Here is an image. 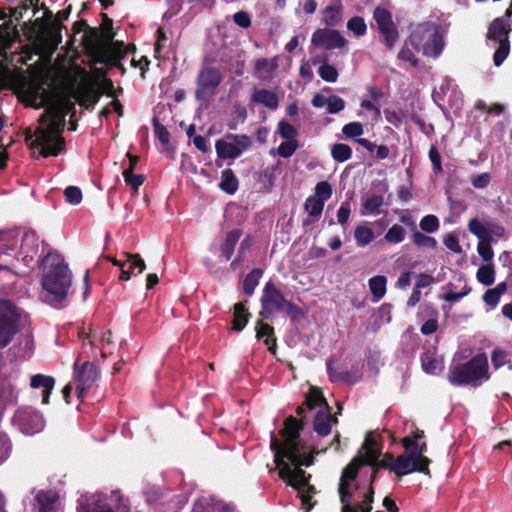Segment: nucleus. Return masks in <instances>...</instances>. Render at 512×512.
Here are the masks:
<instances>
[{"label":"nucleus","instance_id":"f257e3e1","mask_svg":"<svg viewBox=\"0 0 512 512\" xmlns=\"http://www.w3.org/2000/svg\"><path fill=\"white\" fill-rule=\"evenodd\" d=\"M305 427V421L298 420L294 416H288L284 421V428L280 431L284 438L283 444L272 437L271 449L275 451V463L278 467V460H288L295 467H309L314 463V455L327 451V447L318 450L313 447L310 455L305 454V445L300 439V433Z\"/></svg>","mask_w":512,"mask_h":512},{"label":"nucleus","instance_id":"f03ea898","mask_svg":"<svg viewBox=\"0 0 512 512\" xmlns=\"http://www.w3.org/2000/svg\"><path fill=\"white\" fill-rule=\"evenodd\" d=\"M39 266L43 271L41 285L47 292V302L55 308L63 307L72 285L68 264L59 254L49 252L39 261Z\"/></svg>","mask_w":512,"mask_h":512},{"label":"nucleus","instance_id":"7ed1b4c3","mask_svg":"<svg viewBox=\"0 0 512 512\" xmlns=\"http://www.w3.org/2000/svg\"><path fill=\"white\" fill-rule=\"evenodd\" d=\"M49 123L46 128L38 127L35 130L36 138L28 130L25 134V142L31 149L41 148L40 155L44 158L58 156L65 150V140L61 133L65 128V113L58 108L48 109Z\"/></svg>","mask_w":512,"mask_h":512},{"label":"nucleus","instance_id":"20e7f679","mask_svg":"<svg viewBox=\"0 0 512 512\" xmlns=\"http://www.w3.org/2000/svg\"><path fill=\"white\" fill-rule=\"evenodd\" d=\"M376 440L371 436L365 438L359 454L355 456L342 470L339 483L338 494L340 502H348L349 493L347 490V482L355 481L359 474L360 469L364 465L375 466L377 460L381 455V450L375 447Z\"/></svg>","mask_w":512,"mask_h":512},{"label":"nucleus","instance_id":"39448f33","mask_svg":"<svg viewBox=\"0 0 512 512\" xmlns=\"http://www.w3.org/2000/svg\"><path fill=\"white\" fill-rule=\"evenodd\" d=\"M261 310L259 316L263 319L273 320L277 313H285L292 322H297L304 317L303 310L290 300L272 281H268L260 298Z\"/></svg>","mask_w":512,"mask_h":512},{"label":"nucleus","instance_id":"423d86ee","mask_svg":"<svg viewBox=\"0 0 512 512\" xmlns=\"http://www.w3.org/2000/svg\"><path fill=\"white\" fill-rule=\"evenodd\" d=\"M411 46L426 57L438 58L445 47L441 26L434 21L416 25L409 36Z\"/></svg>","mask_w":512,"mask_h":512},{"label":"nucleus","instance_id":"0eeeda50","mask_svg":"<svg viewBox=\"0 0 512 512\" xmlns=\"http://www.w3.org/2000/svg\"><path fill=\"white\" fill-rule=\"evenodd\" d=\"M488 358L485 353H478L465 363L451 364L448 380L454 386H478L482 379L488 380Z\"/></svg>","mask_w":512,"mask_h":512},{"label":"nucleus","instance_id":"6e6552de","mask_svg":"<svg viewBox=\"0 0 512 512\" xmlns=\"http://www.w3.org/2000/svg\"><path fill=\"white\" fill-rule=\"evenodd\" d=\"M278 468L279 477L284 480L287 485L297 490L304 512H310L316 504V501L312 502L316 489L313 485L309 484L311 475L306 474L300 467L291 469L290 464L282 459L278 460Z\"/></svg>","mask_w":512,"mask_h":512},{"label":"nucleus","instance_id":"1a4fd4ad","mask_svg":"<svg viewBox=\"0 0 512 512\" xmlns=\"http://www.w3.org/2000/svg\"><path fill=\"white\" fill-rule=\"evenodd\" d=\"M512 15V10L508 8L505 15L495 18L488 28L487 38L499 44L493 55V62L495 66H500L508 57L510 51L509 33L511 26L509 18Z\"/></svg>","mask_w":512,"mask_h":512},{"label":"nucleus","instance_id":"9d476101","mask_svg":"<svg viewBox=\"0 0 512 512\" xmlns=\"http://www.w3.org/2000/svg\"><path fill=\"white\" fill-rule=\"evenodd\" d=\"M223 81V75L219 68L209 65L205 61L196 76V100L203 103L209 102L217 93L218 87Z\"/></svg>","mask_w":512,"mask_h":512},{"label":"nucleus","instance_id":"9b49d317","mask_svg":"<svg viewBox=\"0 0 512 512\" xmlns=\"http://www.w3.org/2000/svg\"><path fill=\"white\" fill-rule=\"evenodd\" d=\"M20 309L8 299H0V349L7 347L19 332Z\"/></svg>","mask_w":512,"mask_h":512},{"label":"nucleus","instance_id":"f8f14e48","mask_svg":"<svg viewBox=\"0 0 512 512\" xmlns=\"http://www.w3.org/2000/svg\"><path fill=\"white\" fill-rule=\"evenodd\" d=\"M373 19L379 33L384 38L386 48L392 50L399 39V32L393 21L392 13L384 7L377 6L373 11Z\"/></svg>","mask_w":512,"mask_h":512},{"label":"nucleus","instance_id":"ddd939ff","mask_svg":"<svg viewBox=\"0 0 512 512\" xmlns=\"http://www.w3.org/2000/svg\"><path fill=\"white\" fill-rule=\"evenodd\" d=\"M99 371L96 365L90 361H85L79 366L78 361L74 363V379L76 381V396L83 401L88 390L98 380Z\"/></svg>","mask_w":512,"mask_h":512},{"label":"nucleus","instance_id":"4468645a","mask_svg":"<svg viewBox=\"0 0 512 512\" xmlns=\"http://www.w3.org/2000/svg\"><path fill=\"white\" fill-rule=\"evenodd\" d=\"M372 473L369 479L368 490L363 495V499L359 503H353V492L351 489V485L353 481L347 482V490L350 495L348 502H341V512H371L372 511V503L374 501L375 490L373 487L374 482L376 481L377 474L381 467L371 466Z\"/></svg>","mask_w":512,"mask_h":512},{"label":"nucleus","instance_id":"2eb2a0df","mask_svg":"<svg viewBox=\"0 0 512 512\" xmlns=\"http://www.w3.org/2000/svg\"><path fill=\"white\" fill-rule=\"evenodd\" d=\"M125 261L116 259L113 256H106V259L113 265L120 267L121 273L119 279L122 281L129 280L132 276L141 274L146 269V264L140 254H132L125 252Z\"/></svg>","mask_w":512,"mask_h":512},{"label":"nucleus","instance_id":"dca6fc26","mask_svg":"<svg viewBox=\"0 0 512 512\" xmlns=\"http://www.w3.org/2000/svg\"><path fill=\"white\" fill-rule=\"evenodd\" d=\"M20 430L26 435H33L43 430L44 419L42 415L29 408L18 410L15 415Z\"/></svg>","mask_w":512,"mask_h":512},{"label":"nucleus","instance_id":"f3484780","mask_svg":"<svg viewBox=\"0 0 512 512\" xmlns=\"http://www.w3.org/2000/svg\"><path fill=\"white\" fill-rule=\"evenodd\" d=\"M312 43L330 50L342 48L346 44V40L337 30L318 29L312 35Z\"/></svg>","mask_w":512,"mask_h":512},{"label":"nucleus","instance_id":"a211bd4d","mask_svg":"<svg viewBox=\"0 0 512 512\" xmlns=\"http://www.w3.org/2000/svg\"><path fill=\"white\" fill-rule=\"evenodd\" d=\"M39 250V237L33 230L26 231L21 240L19 255L25 265H29Z\"/></svg>","mask_w":512,"mask_h":512},{"label":"nucleus","instance_id":"6ab92c4d","mask_svg":"<svg viewBox=\"0 0 512 512\" xmlns=\"http://www.w3.org/2000/svg\"><path fill=\"white\" fill-rule=\"evenodd\" d=\"M392 472L398 477H402L413 472L423 473V468H420L415 457L410 452L408 454L400 455L395 459V465H393Z\"/></svg>","mask_w":512,"mask_h":512},{"label":"nucleus","instance_id":"aec40b11","mask_svg":"<svg viewBox=\"0 0 512 512\" xmlns=\"http://www.w3.org/2000/svg\"><path fill=\"white\" fill-rule=\"evenodd\" d=\"M255 331L257 340H263L268 346L270 353L275 354L277 348V340L274 336V327L264 322V319H258L255 323Z\"/></svg>","mask_w":512,"mask_h":512},{"label":"nucleus","instance_id":"412c9836","mask_svg":"<svg viewBox=\"0 0 512 512\" xmlns=\"http://www.w3.org/2000/svg\"><path fill=\"white\" fill-rule=\"evenodd\" d=\"M331 407L326 404V408L319 410L313 420V430L321 437L328 436L332 429Z\"/></svg>","mask_w":512,"mask_h":512},{"label":"nucleus","instance_id":"4be33fe9","mask_svg":"<svg viewBox=\"0 0 512 512\" xmlns=\"http://www.w3.org/2000/svg\"><path fill=\"white\" fill-rule=\"evenodd\" d=\"M55 378L44 374H35L30 378V386L33 389H42V403L49 404L50 395L55 386Z\"/></svg>","mask_w":512,"mask_h":512},{"label":"nucleus","instance_id":"5701e85b","mask_svg":"<svg viewBox=\"0 0 512 512\" xmlns=\"http://www.w3.org/2000/svg\"><path fill=\"white\" fill-rule=\"evenodd\" d=\"M422 369L427 374L436 375L443 369V361L437 358V349L430 347L420 357Z\"/></svg>","mask_w":512,"mask_h":512},{"label":"nucleus","instance_id":"b1692460","mask_svg":"<svg viewBox=\"0 0 512 512\" xmlns=\"http://www.w3.org/2000/svg\"><path fill=\"white\" fill-rule=\"evenodd\" d=\"M250 99L251 102L261 104L270 110H276L279 107L278 95L269 89H256Z\"/></svg>","mask_w":512,"mask_h":512},{"label":"nucleus","instance_id":"393cba45","mask_svg":"<svg viewBox=\"0 0 512 512\" xmlns=\"http://www.w3.org/2000/svg\"><path fill=\"white\" fill-rule=\"evenodd\" d=\"M400 221L411 228L414 231L412 235V241L419 247H429L435 249L437 247V241L434 237L427 236L422 232L416 231V223L411 217L402 216Z\"/></svg>","mask_w":512,"mask_h":512},{"label":"nucleus","instance_id":"a878e982","mask_svg":"<svg viewBox=\"0 0 512 512\" xmlns=\"http://www.w3.org/2000/svg\"><path fill=\"white\" fill-rule=\"evenodd\" d=\"M232 329L234 331H242L249 322L251 313L246 308L245 302H238L233 307Z\"/></svg>","mask_w":512,"mask_h":512},{"label":"nucleus","instance_id":"bb28decb","mask_svg":"<svg viewBox=\"0 0 512 512\" xmlns=\"http://www.w3.org/2000/svg\"><path fill=\"white\" fill-rule=\"evenodd\" d=\"M127 51L122 41H113L106 49L105 65L115 67L125 57Z\"/></svg>","mask_w":512,"mask_h":512},{"label":"nucleus","instance_id":"cd10ccee","mask_svg":"<svg viewBox=\"0 0 512 512\" xmlns=\"http://www.w3.org/2000/svg\"><path fill=\"white\" fill-rule=\"evenodd\" d=\"M82 45L88 54L99 52L102 47L98 29L90 27L82 36Z\"/></svg>","mask_w":512,"mask_h":512},{"label":"nucleus","instance_id":"c85d7f7f","mask_svg":"<svg viewBox=\"0 0 512 512\" xmlns=\"http://www.w3.org/2000/svg\"><path fill=\"white\" fill-rule=\"evenodd\" d=\"M215 150L219 159H236L241 155V151L238 150L237 145L233 142H227L223 139H218L215 142Z\"/></svg>","mask_w":512,"mask_h":512},{"label":"nucleus","instance_id":"c756f323","mask_svg":"<svg viewBox=\"0 0 512 512\" xmlns=\"http://www.w3.org/2000/svg\"><path fill=\"white\" fill-rule=\"evenodd\" d=\"M303 404L307 407L309 411L316 409L317 407L326 408L327 401L323 395V392L320 388L312 386L309 391L305 394V401Z\"/></svg>","mask_w":512,"mask_h":512},{"label":"nucleus","instance_id":"7c9ffc66","mask_svg":"<svg viewBox=\"0 0 512 512\" xmlns=\"http://www.w3.org/2000/svg\"><path fill=\"white\" fill-rule=\"evenodd\" d=\"M242 236V230L241 229H234L229 231L226 234L225 241L221 246V253L222 256L228 261L231 259L235 246L238 243L240 237Z\"/></svg>","mask_w":512,"mask_h":512},{"label":"nucleus","instance_id":"2f4dec72","mask_svg":"<svg viewBox=\"0 0 512 512\" xmlns=\"http://www.w3.org/2000/svg\"><path fill=\"white\" fill-rule=\"evenodd\" d=\"M219 188L229 195L236 193L239 187V180L231 169H225L221 173Z\"/></svg>","mask_w":512,"mask_h":512},{"label":"nucleus","instance_id":"473e14b6","mask_svg":"<svg viewBox=\"0 0 512 512\" xmlns=\"http://www.w3.org/2000/svg\"><path fill=\"white\" fill-rule=\"evenodd\" d=\"M34 25L39 28H44L45 33L53 41L55 46H57L58 44L61 43V41H62L61 30L64 27L61 22H54V23H49V24L45 25L41 18H37L34 21Z\"/></svg>","mask_w":512,"mask_h":512},{"label":"nucleus","instance_id":"72a5a7b5","mask_svg":"<svg viewBox=\"0 0 512 512\" xmlns=\"http://www.w3.org/2000/svg\"><path fill=\"white\" fill-rule=\"evenodd\" d=\"M327 373L331 382H343L346 384L353 385L357 382V378H355L349 371L346 370H338L334 368L332 361H327Z\"/></svg>","mask_w":512,"mask_h":512},{"label":"nucleus","instance_id":"f704fd0d","mask_svg":"<svg viewBox=\"0 0 512 512\" xmlns=\"http://www.w3.org/2000/svg\"><path fill=\"white\" fill-rule=\"evenodd\" d=\"M507 291V283L501 282L496 287L488 289L482 296L483 302L494 308L498 305L501 296Z\"/></svg>","mask_w":512,"mask_h":512},{"label":"nucleus","instance_id":"c9c22d12","mask_svg":"<svg viewBox=\"0 0 512 512\" xmlns=\"http://www.w3.org/2000/svg\"><path fill=\"white\" fill-rule=\"evenodd\" d=\"M387 279L385 276L377 275L369 279V288L374 301H379L386 294Z\"/></svg>","mask_w":512,"mask_h":512},{"label":"nucleus","instance_id":"e433bc0d","mask_svg":"<svg viewBox=\"0 0 512 512\" xmlns=\"http://www.w3.org/2000/svg\"><path fill=\"white\" fill-rule=\"evenodd\" d=\"M263 275V271L259 268L252 269L243 280V292L247 296H252L256 287L259 284V280Z\"/></svg>","mask_w":512,"mask_h":512},{"label":"nucleus","instance_id":"4c0bfd02","mask_svg":"<svg viewBox=\"0 0 512 512\" xmlns=\"http://www.w3.org/2000/svg\"><path fill=\"white\" fill-rule=\"evenodd\" d=\"M410 452L415 457V460L420 468H423V474L430 475L429 465L431 460L424 455L427 452V444L425 442L421 444L417 442L415 449L411 450Z\"/></svg>","mask_w":512,"mask_h":512},{"label":"nucleus","instance_id":"58836bf2","mask_svg":"<svg viewBox=\"0 0 512 512\" xmlns=\"http://www.w3.org/2000/svg\"><path fill=\"white\" fill-rule=\"evenodd\" d=\"M375 238L373 230L365 225H358L354 230V239L357 246L365 247Z\"/></svg>","mask_w":512,"mask_h":512},{"label":"nucleus","instance_id":"ea45409f","mask_svg":"<svg viewBox=\"0 0 512 512\" xmlns=\"http://www.w3.org/2000/svg\"><path fill=\"white\" fill-rule=\"evenodd\" d=\"M356 142L371 153L376 151V158L379 160L387 159L390 156V149L386 145L376 146L366 138H358L356 139Z\"/></svg>","mask_w":512,"mask_h":512},{"label":"nucleus","instance_id":"a19ab883","mask_svg":"<svg viewBox=\"0 0 512 512\" xmlns=\"http://www.w3.org/2000/svg\"><path fill=\"white\" fill-rule=\"evenodd\" d=\"M276 68V64H271L268 59L261 58L255 63L254 73L261 80L271 79L272 71Z\"/></svg>","mask_w":512,"mask_h":512},{"label":"nucleus","instance_id":"79ce46f5","mask_svg":"<svg viewBox=\"0 0 512 512\" xmlns=\"http://www.w3.org/2000/svg\"><path fill=\"white\" fill-rule=\"evenodd\" d=\"M100 98L101 93H99L97 89L89 88L83 93L78 103L80 106L85 107L88 110H93Z\"/></svg>","mask_w":512,"mask_h":512},{"label":"nucleus","instance_id":"37998d69","mask_svg":"<svg viewBox=\"0 0 512 512\" xmlns=\"http://www.w3.org/2000/svg\"><path fill=\"white\" fill-rule=\"evenodd\" d=\"M331 155L335 161L343 163L351 158L352 149L347 144L337 143L332 146Z\"/></svg>","mask_w":512,"mask_h":512},{"label":"nucleus","instance_id":"c03bdc74","mask_svg":"<svg viewBox=\"0 0 512 512\" xmlns=\"http://www.w3.org/2000/svg\"><path fill=\"white\" fill-rule=\"evenodd\" d=\"M324 204L315 196H309L304 203V209L310 217L319 218L323 212Z\"/></svg>","mask_w":512,"mask_h":512},{"label":"nucleus","instance_id":"a18cd8bd","mask_svg":"<svg viewBox=\"0 0 512 512\" xmlns=\"http://www.w3.org/2000/svg\"><path fill=\"white\" fill-rule=\"evenodd\" d=\"M468 228L469 231L479 239V241L492 239L490 231L476 218L469 221Z\"/></svg>","mask_w":512,"mask_h":512},{"label":"nucleus","instance_id":"49530a36","mask_svg":"<svg viewBox=\"0 0 512 512\" xmlns=\"http://www.w3.org/2000/svg\"><path fill=\"white\" fill-rule=\"evenodd\" d=\"M347 29L351 31L355 36H364L367 32V25L363 17L354 16L347 22Z\"/></svg>","mask_w":512,"mask_h":512},{"label":"nucleus","instance_id":"de8ad7c7","mask_svg":"<svg viewBox=\"0 0 512 512\" xmlns=\"http://www.w3.org/2000/svg\"><path fill=\"white\" fill-rule=\"evenodd\" d=\"M491 362L495 369H499L500 367L504 365H509V369H512V364L509 359L508 352L500 349L495 348L491 353Z\"/></svg>","mask_w":512,"mask_h":512},{"label":"nucleus","instance_id":"09e8293b","mask_svg":"<svg viewBox=\"0 0 512 512\" xmlns=\"http://www.w3.org/2000/svg\"><path fill=\"white\" fill-rule=\"evenodd\" d=\"M477 280L485 285L490 286L495 281V271L492 265L481 266L476 274Z\"/></svg>","mask_w":512,"mask_h":512},{"label":"nucleus","instance_id":"8fccbe9b","mask_svg":"<svg viewBox=\"0 0 512 512\" xmlns=\"http://www.w3.org/2000/svg\"><path fill=\"white\" fill-rule=\"evenodd\" d=\"M383 201L384 199L382 195H372L371 197H368L363 203L362 214H378L379 208L383 205Z\"/></svg>","mask_w":512,"mask_h":512},{"label":"nucleus","instance_id":"3c124183","mask_svg":"<svg viewBox=\"0 0 512 512\" xmlns=\"http://www.w3.org/2000/svg\"><path fill=\"white\" fill-rule=\"evenodd\" d=\"M405 238V229L398 224H394L392 227H390L385 236L384 239L391 244H398L401 243Z\"/></svg>","mask_w":512,"mask_h":512},{"label":"nucleus","instance_id":"603ef678","mask_svg":"<svg viewBox=\"0 0 512 512\" xmlns=\"http://www.w3.org/2000/svg\"><path fill=\"white\" fill-rule=\"evenodd\" d=\"M226 139L231 140L234 145H237L241 154L248 150L252 145L251 138L246 134H227Z\"/></svg>","mask_w":512,"mask_h":512},{"label":"nucleus","instance_id":"864d4df0","mask_svg":"<svg viewBox=\"0 0 512 512\" xmlns=\"http://www.w3.org/2000/svg\"><path fill=\"white\" fill-rule=\"evenodd\" d=\"M318 74L321 79L330 83L336 82L339 76L337 69L328 63L320 65L318 68Z\"/></svg>","mask_w":512,"mask_h":512},{"label":"nucleus","instance_id":"5fc2aeb1","mask_svg":"<svg viewBox=\"0 0 512 512\" xmlns=\"http://www.w3.org/2000/svg\"><path fill=\"white\" fill-rule=\"evenodd\" d=\"M420 229L426 233H433L439 229L440 223L439 219L432 214L424 216L420 223Z\"/></svg>","mask_w":512,"mask_h":512},{"label":"nucleus","instance_id":"6e6d98bb","mask_svg":"<svg viewBox=\"0 0 512 512\" xmlns=\"http://www.w3.org/2000/svg\"><path fill=\"white\" fill-rule=\"evenodd\" d=\"M278 132L285 140H296L295 138L298 135L297 129L285 120H281L278 123Z\"/></svg>","mask_w":512,"mask_h":512},{"label":"nucleus","instance_id":"4d7b16f0","mask_svg":"<svg viewBox=\"0 0 512 512\" xmlns=\"http://www.w3.org/2000/svg\"><path fill=\"white\" fill-rule=\"evenodd\" d=\"M123 177L125 180V183L132 187L134 190H138V188L144 183L146 177L143 174H137L135 175L131 170H124L123 171Z\"/></svg>","mask_w":512,"mask_h":512},{"label":"nucleus","instance_id":"13d9d810","mask_svg":"<svg viewBox=\"0 0 512 512\" xmlns=\"http://www.w3.org/2000/svg\"><path fill=\"white\" fill-rule=\"evenodd\" d=\"M332 195V186L328 181H320L315 186V197L325 203Z\"/></svg>","mask_w":512,"mask_h":512},{"label":"nucleus","instance_id":"bf43d9fd","mask_svg":"<svg viewBox=\"0 0 512 512\" xmlns=\"http://www.w3.org/2000/svg\"><path fill=\"white\" fill-rule=\"evenodd\" d=\"M154 133L157 139L163 144L166 145L169 143L170 134L167 128L162 125L157 117H154L152 120Z\"/></svg>","mask_w":512,"mask_h":512},{"label":"nucleus","instance_id":"052dcab7","mask_svg":"<svg viewBox=\"0 0 512 512\" xmlns=\"http://www.w3.org/2000/svg\"><path fill=\"white\" fill-rule=\"evenodd\" d=\"M298 149L297 140H287L282 142L277 149L278 154L283 158L291 157Z\"/></svg>","mask_w":512,"mask_h":512},{"label":"nucleus","instance_id":"680f3d73","mask_svg":"<svg viewBox=\"0 0 512 512\" xmlns=\"http://www.w3.org/2000/svg\"><path fill=\"white\" fill-rule=\"evenodd\" d=\"M64 196L68 203L78 205L82 201V191L77 186H68L64 190Z\"/></svg>","mask_w":512,"mask_h":512},{"label":"nucleus","instance_id":"e2e57ef3","mask_svg":"<svg viewBox=\"0 0 512 512\" xmlns=\"http://www.w3.org/2000/svg\"><path fill=\"white\" fill-rule=\"evenodd\" d=\"M492 241H493V238L492 239H487V240H484V241H479V243L477 245L478 254L486 262L492 260V258L494 256V252H493V249L491 247V242Z\"/></svg>","mask_w":512,"mask_h":512},{"label":"nucleus","instance_id":"0e129e2a","mask_svg":"<svg viewBox=\"0 0 512 512\" xmlns=\"http://www.w3.org/2000/svg\"><path fill=\"white\" fill-rule=\"evenodd\" d=\"M327 112L337 114L345 108V101L336 95H332L327 99Z\"/></svg>","mask_w":512,"mask_h":512},{"label":"nucleus","instance_id":"69168bd1","mask_svg":"<svg viewBox=\"0 0 512 512\" xmlns=\"http://www.w3.org/2000/svg\"><path fill=\"white\" fill-rule=\"evenodd\" d=\"M11 448L12 445L8 436L0 433V465L9 458Z\"/></svg>","mask_w":512,"mask_h":512},{"label":"nucleus","instance_id":"338daca9","mask_svg":"<svg viewBox=\"0 0 512 512\" xmlns=\"http://www.w3.org/2000/svg\"><path fill=\"white\" fill-rule=\"evenodd\" d=\"M342 132L351 138L359 137L363 134V126L360 122H350L342 128Z\"/></svg>","mask_w":512,"mask_h":512},{"label":"nucleus","instance_id":"774afa93","mask_svg":"<svg viewBox=\"0 0 512 512\" xmlns=\"http://www.w3.org/2000/svg\"><path fill=\"white\" fill-rule=\"evenodd\" d=\"M491 182V175L488 172L481 173L479 175H473L471 177V183L476 189H484Z\"/></svg>","mask_w":512,"mask_h":512}]
</instances>
